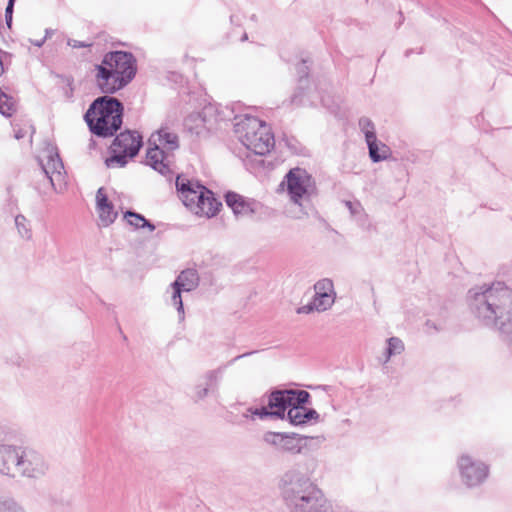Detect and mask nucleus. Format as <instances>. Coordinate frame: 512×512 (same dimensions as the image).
I'll list each match as a JSON object with an SVG mask.
<instances>
[{
    "mask_svg": "<svg viewBox=\"0 0 512 512\" xmlns=\"http://www.w3.org/2000/svg\"><path fill=\"white\" fill-rule=\"evenodd\" d=\"M15 111V103L11 97L0 89V113L4 116H11Z\"/></svg>",
    "mask_w": 512,
    "mask_h": 512,
    "instance_id": "27",
    "label": "nucleus"
},
{
    "mask_svg": "<svg viewBox=\"0 0 512 512\" xmlns=\"http://www.w3.org/2000/svg\"><path fill=\"white\" fill-rule=\"evenodd\" d=\"M456 467L461 483L469 489L480 487L490 476V466L468 452L457 457Z\"/></svg>",
    "mask_w": 512,
    "mask_h": 512,
    "instance_id": "10",
    "label": "nucleus"
},
{
    "mask_svg": "<svg viewBox=\"0 0 512 512\" xmlns=\"http://www.w3.org/2000/svg\"><path fill=\"white\" fill-rule=\"evenodd\" d=\"M122 104L113 97L103 96L93 101L85 114L91 132L97 136H112L122 124Z\"/></svg>",
    "mask_w": 512,
    "mask_h": 512,
    "instance_id": "5",
    "label": "nucleus"
},
{
    "mask_svg": "<svg viewBox=\"0 0 512 512\" xmlns=\"http://www.w3.org/2000/svg\"><path fill=\"white\" fill-rule=\"evenodd\" d=\"M15 225L18 230V233L20 234V236L22 238H26V239L30 238L31 231L29 228V224H28L27 219L23 215H17L15 217Z\"/></svg>",
    "mask_w": 512,
    "mask_h": 512,
    "instance_id": "28",
    "label": "nucleus"
},
{
    "mask_svg": "<svg viewBox=\"0 0 512 512\" xmlns=\"http://www.w3.org/2000/svg\"><path fill=\"white\" fill-rule=\"evenodd\" d=\"M49 464L39 451L22 445L0 443V475L9 479L39 480Z\"/></svg>",
    "mask_w": 512,
    "mask_h": 512,
    "instance_id": "3",
    "label": "nucleus"
},
{
    "mask_svg": "<svg viewBox=\"0 0 512 512\" xmlns=\"http://www.w3.org/2000/svg\"><path fill=\"white\" fill-rule=\"evenodd\" d=\"M405 350L404 342L398 337H390L386 340V347L380 357L383 364H387L391 358L401 355Z\"/></svg>",
    "mask_w": 512,
    "mask_h": 512,
    "instance_id": "22",
    "label": "nucleus"
},
{
    "mask_svg": "<svg viewBox=\"0 0 512 512\" xmlns=\"http://www.w3.org/2000/svg\"><path fill=\"white\" fill-rule=\"evenodd\" d=\"M176 187L183 204L195 215L212 218L219 212L221 202L203 185L178 176Z\"/></svg>",
    "mask_w": 512,
    "mask_h": 512,
    "instance_id": "6",
    "label": "nucleus"
},
{
    "mask_svg": "<svg viewBox=\"0 0 512 512\" xmlns=\"http://www.w3.org/2000/svg\"><path fill=\"white\" fill-rule=\"evenodd\" d=\"M244 355L236 356L232 361H236L237 359L243 357Z\"/></svg>",
    "mask_w": 512,
    "mask_h": 512,
    "instance_id": "38",
    "label": "nucleus"
},
{
    "mask_svg": "<svg viewBox=\"0 0 512 512\" xmlns=\"http://www.w3.org/2000/svg\"><path fill=\"white\" fill-rule=\"evenodd\" d=\"M314 310L316 311V307H314V301L312 300V302H310L309 304L299 307L297 309V313L298 314H309Z\"/></svg>",
    "mask_w": 512,
    "mask_h": 512,
    "instance_id": "33",
    "label": "nucleus"
},
{
    "mask_svg": "<svg viewBox=\"0 0 512 512\" xmlns=\"http://www.w3.org/2000/svg\"><path fill=\"white\" fill-rule=\"evenodd\" d=\"M235 133L241 144L255 155L263 156L274 147V137L269 126L256 117L237 118Z\"/></svg>",
    "mask_w": 512,
    "mask_h": 512,
    "instance_id": "8",
    "label": "nucleus"
},
{
    "mask_svg": "<svg viewBox=\"0 0 512 512\" xmlns=\"http://www.w3.org/2000/svg\"><path fill=\"white\" fill-rule=\"evenodd\" d=\"M315 295L313 298L316 311L324 312L332 307L335 302L336 293L332 280L324 278L314 285Z\"/></svg>",
    "mask_w": 512,
    "mask_h": 512,
    "instance_id": "15",
    "label": "nucleus"
},
{
    "mask_svg": "<svg viewBox=\"0 0 512 512\" xmlns=\"http://www.w3.org/2000/svg\"><path fill=\"white\" fill-rule=\"evenodd\" d=\"M14 3H15V0H9L6 10H5V19H6V23L9 27L12 22V13H13Z\"/></svg>",
    "mask_w": 512,
    "mask_h": 512,
    "instance_id": "32",
    "label": "nucleus"
},
{
    "mask_svg": "<svg viewBox=\"0 0 512 512\" xmlns=\"http://www.w3.org/2000/svg\"><path fill=\"white\" fill-rule=\"evenodd\" d=\"M141 147V136L137 132L120 133L112 144L114 155L106 160L108 167H123L127 158L134 157Z\"/></svg>",
    "mask_w": 512,
    "mask_h": 512,
    "instance_id": "11",
    "label": "nucleus"
},
{
    "mask_svg": "<svg viewBox=\"0 0 512 512\" xmlns=\"http://www.w3.org/2000/svg\"><path fill=\"white\" fill-rule=\"evenodd\" d=\"M471 313L483 325L496 329L512 343V290L502 282L469 290L467 296Z\"/></svg>",
    "mask_w": 512,
    "mask_h": 512,
    "instance_id": "1",
    "label": "nucleus"
},
{
    "mask_svg": "<svg viewBox=\"0 0 512 512\" xmlns=\"http://www.w3.org/2000/svg\"><path fill=\"white\" fill-rule=\"evenodd\" d=\"M148 144L146 164L161 175L171 174L172 154L179 148L177 134L168 127H161L151 134Z\"/></svg>",
    "mask_w": 512,
    "mask_h": 512,
    "instance_id": "7",
    "label": "nucleus"
},
{
    "mask_svg": "<svg viewBox=\"0 0 512 512\" xmlns=\"http://www.w3.org/2000/svg\"><path fill=\"white\" fill-rule=\"evenodd\" d=\"M46 37H43L40 40H31V43L37 47H41L45 42Z\"/></svg>",
    "mask_w": 512,
    "mask_h": 512,
    "instance_id": "34",
    "label": "nucleus"
},
{
    "mask_svg": "<svg viewBox=\"0 0 512 512\" xmlns=\"http://www.w3.org/2000/svg\"><path fill=\"white\" fill-rule=\"evenodd\" d=\"M174 283L184 292H190L199 284L198 273L194 269H186L178 275Z\"/></svg>",
    "mask_w": 512,
    "mask_h": 512,
    "instance_id": "21",
    "label": "nucleus"
},
{
    "mask_svg": "<svg viewBox=\"0 0 512 512\" xmlns=\"http://www.w3.org/2000/svg\"><path fill=\"white\" fill-rule=\"evenodd\" d=\"M287 419L292 425H302L310 420L317 421L319 414L316 410L307 408L305 403H299L290 406L287 412Z\"/></svg>",
    "mask_w": 512,
    "mask_h": 512,
    "instance_id": "19",
    "label": "nucleus"
},
{
    "mask_svg": "<svg viewBox=\"0 0 512 512\" xmlns=\"http://www.w3.org/2000/svg\"><path fill=\"white\" fill-rule=\"evenodd\" d=\"M39 160L51 187L61 192L65 185L64 166L57 149L53 145H47L40 154Z\"/></svg>",
    "mask_w": 512,
    "mask_h": 512,
    "instance_id": "13",
    "label": "nucleus"
},
{
    "mask_svg": "<svg viewBox=\"0 0 512 512\" xmlns=\"http://www.w3.org/2000/svg\"><path fill=\"white\" fill-rule=\"evenodd\" d=\"M226 204L232 209L236 216H248L256 211V202L244 198L243 196L228 192L226 194Z\"/></svg>",
    "mask_w": 512,
    "mask_h": 512,
    "instance_id": "18",
    "label": "nucleus"
},
{
    "mask_svg": "<svg viewBox=\"0 0 512 512\" xmlns=\"http://www.w3.org/2000/svg\"><path fill=\"white\" fill-rule=\"evenodd\" d=\"M69 44L71 45V43L69 42ZM73 47H77L78 45L76 44V41H74V43L72 44Z\"/></svg>",
    "mask_w": 512,
    "mask_h": 512,
    "instance_id": "39",
    "label": "nucleus"
},
{
    "mask_svg": "<svg viewBox=\"0 0 512 512\" xmlns=\"http://www.w3.org/2000/svg\"><path fill=\"white\" fill-rule=\"evenodd\" d=\"M345 206L354 217L360 216L363 213V207L359 202L346 201Z\"/></svg>",
    "mask_w": 512,
    "mask_h": 512,
    "instance_id": "31",
    "label": "nucleus"
},
{
    "mask_svg": "<svg viewBox=\"0 0 512 512\" xmlns=\"http://www.w3.org/2000/svg\"><path fill=\"white\" fill-rule=\"evenodd\" d=\"M186 122L190 129H194L204 124L206 122V119L205 117H202L200 114H192L187 118Z\"/></svg>",
    "mask_w": 512,
    "mask_h": 512,
    "instance_id": "30",
    "label": "nucleus"
},
{
    "mask_svg": "<svg viewBox=\"0 0 512 512\" xmlns=\"http://www.w3.org/2000/svg\"><path fill=\"white\" fill-rule=\"evenodd\" d=\"M96 213L98 225L101 227L110 226L118 216V211L108 199L104 188H99L96 193Z\"/></svg>",
    "mask_w": 512,
    "mask_h": 512,
    "instance_id": "16",
    "label": "nucleus"
},
{
    "mask_svg": "<svg viewBox=\"0 0 512 512\" xmlns=\"http://www.w3.org/2000/svg\"><path fill=\"white\" fill-rule=\"evenodd\" d=\"M303 436L296 433L266 431L262 435L263 443L280 453L300 454L303 449Z\"/></svg>",
    "mask_w": 512,
    "mask_h": 512,
    "instance_id": "14",
    "label": "nucleus"
},
{
    "mask_svg": "<svg viewBox=\"0 0 512 512\" xmlns=\"http://www.w3.org/2000/svg\"><path fill=\"white\" fill-rule=\"evenodd\" d=\"M292 103H297V96H294V97L292 98Z\"/></svg>",
    "mask_w": 512,
    "mask_h": 512,
    "instance_id": "37",
    "label": "nucleus"
},
{
    "mask_svg": "<svg viewBox=\"0 0 512 512\" xmlns=\"http://www.w3.org/2000/svg\"><path fill=\"white\" fill-rule=\"evenodd\" d=\"M182 292H184L181 288H179L174 282L170 284L166 293L170 297V304L176 308L179 314V320L182 321L184 319V307L182 301Z\"/></svg>",
    "mask_w": 512,
    "mask_h": 512,
    "instance_id": "23",
    "label": "nucleus"
},
{
    "mask_svg": "<svg viewBox=\"0 0 512 512\" xmlns=\"http://www.w3.org/2000/svg\"><path fill=\"white\" fill-rule=\"evenodd\" d=\"M23 137H24V133H23L21 130H19V131H17V132L15 133V138H16V139H21V138H23Z\"/></svg>",
    "mask_w": 512,
    "mask_h": 512,
    "instance_id": "35",
    "label": "nucleus"
},
{
    "mask_svg": "<svg viewBox=\"0 0 512 512\" xmlns=\"http://www.w3.org/2000/svg\"><path fill=\"white\" fill-rule=\"evenodd\" d=\"M136 67L132 54L122 51L105 55L96 66V82L104 93H115L126 86L135 76Z\"/></svg>",
    "mask_w": 512,
    "mask_h": 512,
    "instance_id": "4",
    "label": "nucleus"
},
{
    "mask_svg": "<svg viewBox=\"0 0 512 512\" xmlns=\"http://www.w3.org/2000/svg\"><path fill=\"white\" fill-rule=\"evenodd\" d=\"M279 487L290 512H334L321 489L299 467L287 470L280 479Z\"/></svg>",
    "mask_w": 512,
    "mask_h": 512,
    "instance_id": "2",
    "label": "nucleus"
},
{
    "mask_svg": "<svg viewBox=\"0 0 512 512\" xmlns=\"http://www.w3.org/2000/svg\"><path fill=\"white\" fill-rule=\"evenodd\" d=\"M366 144L368 147L369 157L373 163L386 161L392 155L390 147L384 142L378 140L377 137L366 142Z\"/></svg>",
    "mask_w": 512,
    "mask_h": 512,
    "instance_id": "20",
    "label": "nucleus"
},
{
    "mask_svg": "<svg viewBox=\"0 0 512 512\" xmlns=\"http://www.w3.org/2000/svg\"><path fill=\"white\" fill-rule=\"evenodd\" d=\"M26 510L20 506L13 498L0 496V512H25Z\"/></svg>",
    "mask_w": 512,
    "mask_h": 512,
    "instance_id": "26",
    "label": "nucleus"
},
{
    "mask_svg": "<svg viewBox=\"0 0 512 512\" xmlns=\"http://www.w3.org/2000/svg\"><path fill=\"white\" fill-rule=\"evenodd\" d=\"M310 395L305 390H277L268 397L267 407L271 417L283 419L291 405L307 403Z\"/></svg>",
    "mask_w": 512,
    "mask_h": 512,
    "instance_id": "12",
    "label": "nucleus"
},
{
    "mask_svg": "<svg viewBox=\"0 0 512 512\" xmlns=\"http://www.w3.org/2000/svg\"><path fill=\"white\" fill-rule=\"evenodd\" d=\"M289 200L299 207H305L315 194L316 187L310 174L304 169H291L281 183Z\"/></svg>",
    "mask_w": 512,
    "mask_h": 512,
    "instance_id": "9",
    "label": "nucleus"
},
{
    "mask_svg": "<svg viewBox=\"0 0 512 512\" xmlns=\"http://www.w3.org/2000/svg\"><path fill=\"white\" fill-rule=\"evenodd\" d=\"M359 129L363 133L365 137V142H368L374 138H376V129L375 124L368 117H361L359 119Z\"/></svg>",
    "mask_w": 512,
    "mask_h": 512,
    "instance_id": "25",
    "label": "nucleus"
},
{
    "mask_svg": "<svg viewBox=\"0 0 512 512\" xmlns=\"http://www.w3.org/2000/svg\"><path fill=\"white\" fill-rule=\"evenodd\" d=\"M243 417L251 419V414L248 412V409L244 412Z\"/></svg>",
    "mask_w": 512,
    "mask_h": 512,
    "instance_id": "36",
    "label": "nucleus"
},
{
    "mask_svg": "<svg viewBox=\"0 0 512 512\" xmlns=\"http://www.w3.org/2000/svg\"><path fill=\"white\" fill-rule=\"evenodd\" d=\"M223 373V367L207 371L203 375V383L195 386V388L193 389V398L197 401L206 398L210 392H213L218 387V384L222 379Z\"/></svg>",
    "mask_w": 512,
    "mask_h": 512,
    "instance_id": "17",
    "label": "nucleus"
},
{
    "mask_svg": "<svg viewBox=\"0 0 512 512\" xmlns=\"http://www.w3.org/2000/svg\"><path fill=\"white\" fill-rule=\"evenodd\" d=\"M248 412L251 414V419L254 420L255 417L260 419H265L267 417H271L269 414V410L267 405L261 408H248Z\"/></svg>",
    "mask_w": 512,
    "mask_h": 512,
    "instance_id": "29",
    "label": "nucleus"
},
{
    "mask_svg": "<svg viewBox=\"0 0 512 512\" xmlns=\"http://www.w3.org/2000/svg\"><path fill=\"white\" fill-rule=\"evenodd\" d=\"M124 218L127 220V222L131 226H133L137 229L147 228L150 232H153L155 230V226L152 223H150L148 220H146L144 218V216H142L138 213L127 211L124 214Z\"/></svg>",
    "mask_w": 512,
    "mask_h": 512,
    "instance_id": "24",
    "label": "nucleus"
}]
</instances>
